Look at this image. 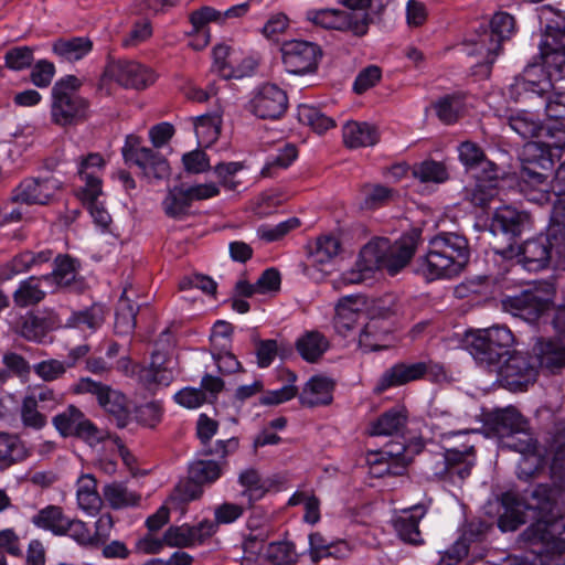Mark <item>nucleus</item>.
Returning a JSON list of instances; mask_svg holds the SVG:
<instances>
[{
    "instance_id": "6e6552de",
    "label": "nucleus",
    "mask_w": 565,
    "mask_h": 565,
    "mask_svg": "<svg viewBox=\"0 0 565 565\" xmlns=\"http://www.w3.org/2000/svg\"><path fill=\"white\" fill-rule=\"evenodd\" d=\"M447 372L444 364L430 359L417 362H398L383 372L375 391L383 393L391 387L403 386L420 380L437 383L445 380Z\"/></svg>"
},
{
    "instance_id": "ea45409f",
    "label": "nucleus",
    "mask_w": 565,
    "mask_h": 565,
    "mask_svg": "<svg viewBox=\"0 0 565 565\" xmlns=\"http://www.w3.org/2000/svg\"><path fill=\"white\" fill-rule=\"evenodd\" d=\"M92 49L93 43L86 36L61 38L52 45L54 54L68 62L82 60Z\"/></svg>"
},
{
    "instance_id": "6e6d98bb",
    "label": "nucleus",
    "mask_w": 565,
    "mask_h": 565,
    "mask_svg": "<svg viewBox=\"0 0 565 565\" xmlns=\"http://www.w3.org/2000/svg\"><path fill=\"white\" fill-rule=\"evenodd\" d=\"M545 111L547 117L554 119V121H561L565 118V77H559L553 83Z\"/></svg>"
},
{
    "instance_id": "7c9ffc66",
    "label": "nucleus",
    "mask_w": 565,
    "mask_h": 565,
    "mask_svg": "<svg viewBox=\"0 0 565 565\" xmlns=\"http://www.w3.org/2000/svg\"><path fill=\"white\" fill-rule=\"evenodd\" d=\"M425 513L423 507L414 505L411 509L404 510L394 519V530L403 542L412 545H419L424 542L419 531V522Z\"/></svg>"
},
{
    "instance_id": "a19ab883",
    "label": "nucleus",
    "mask_w": 565,
    "mask_h": 565,
    "mask_svg": "<svg viewBox=\"0 0 565 565\" xmlns=\"http://www.w3.org/2000/svg\"><path fill=\"white\" fill-rule=\"evenodd\" d=\"M329 340L319 331H307L296 341L299 355L307 362H317L329 349Z\"/></svg>"
},
{
    "instance_id": "4be33fe9",
    "label": "nucleus",
    "mask_w": 565,
    "mask_h": 565,
    "mask_svg": "<svg viewBox=\"0 0 565 565\" xmlns=\"http://www.w3.org/2000/svg\"><path fill=\"white\" fill-rule=\"evenodd\" d=\"M106 74L126 88L145 89L156 81L151 68L129 60L109 62Z\"/></svg>"
},
{
    "instance_id": "f257e3e1",
    "label": "nucleus",
    "mask_w": 565,
    "mask_h": 565,
    "mask_svg": "<svg viewBox=\"0 0 565 565\" xmlns=\"http://www.w3.org/2000/svg\"><path fill=\"white\" fill-rule=\"evenodd\" d=\"M525 510H532L536 520L522 533L532 553L540 558L541 565H563L565 563V513L556 501V489L548 484H537L523 502L512 491L503 492L499 498L498 527L502 532H513L525 523Z\"/></svg>"
},
{
    "instance_id": "f8f14e48",
    "label": "nucleus",
    "mask_w": 565,
    "mask_h": 565,
    "mask_svg": "<svg viewBox=\"0 0 565 565\" xmlns=\"http://www.w3.org/2000/svg\"><path fill=\"white\" fill-rule=\"evenodd\" d=\"M52 424L62 437H74L89 446L103 443L108 436L106 430L98 428L75 405H68L63 412L56 414L52 418Z\"/></svg>"
},
{
    "instance_id": "6ab92c4d",
    "label": "nucleus",
    "mask_w": 565,
    "mask_h": 565,
    "mask_svg": "<svg viewBox=\"0 0 565 565\" xmlns=\"http://www.w3.org/2000/svg\"><path fill=\"white\" fill-rule=\"evenodd\" d=\"M539 169L536 160L527 159L520 170L518 188L529 202L543 205L551 202L553 194L548 175Z\"/></svg>"
},
{
    "instance_id": "5701e85b",
    "label": "nucleus",
    "mask_w": 565,
    "mask_h": 565,
    "mask_svg": "<svg viewBox=\"0 0 565 565\" xmlns=\"http://www.w3.org/2000/svg\"><path fill=\"white\" fill-rule=\"evenodd\" d=\"M58 181L54 178H28L14 189L12 201L28 205L47 204L58 190Z\"/></svg>"
},
{
    "instance_id": "9d476101",
    "label": "nucleus",
    "mask_w": 565,
    "mask_h": 565,
    "mask_svg": "<svg viewBox=\"0 0 565 565\" xmlns=\"http://www.w3.org/2000/svg\"><path fill=\"white\" fill-rule=\"evenodd\" d=\"M475 465L476 450L473 446L447 449L433 458L430 462L431 477L439 481L458 484L470 476Z\"/></svg>"
},
{
    "instance_id": "f03ea898",
    "label": "nucleus",
    "mask_w": 565,
    "mask_h": 565,
    "mask_svg": "<svg viewBox=\"0 0 565 565\" xmlns=\"http://www.w3.org/2000/svg\"><path fill=\"white\" fill-rule=\"evenodd\" d=\"M466 348L478 365L497 372L501 382L512 391H523L536 379L535 366L525 354H510L514 335L508 327L494 326L468 332Z\"/></svg>"
},
{
    "instance_id": "4d7b16f0",
    "label": "nucleus",
    "mask_w": 565,
    "mask_h": 565,
    "mask_svg": "<svg viewBox=\"0 0 565 565\" xmlns=\"http://www.w3.org/2000/svg\"><path fill=\"white\" fill-rule=\"evenodd\" d=\"M266 557L275 565H292L298 561V553L292 542L277 541L268 544Z\"/></svg>"
},
{
    "instance_id": "9b49d317",
    "label": "nucleus",
    "mask_w": 565,
    "mask_h": 565,
    "mask_svg": "<svg viewBox=\"0 0 565 565\" xmlns=\"http://www.w3.org/2000/svg\"><path fill=\"white\" fill-rule=\"evenodd\" d=\"M75 394H90L96 397L98 405L116 420L119 428L127 426L129 408L127 397L119 391L90 377H81L73 386Z\"/></svg>"
},
{
    "instance_id": "c9c22d12",
    "label": "nucleus",
    "mask_w": 565,
    "mask_h": 565,
    "mask_svg": "<svg viewBox=\"0 0 565 565\" xmlns=\"http://www.w3.org/2000/svg\"><path fill=\"white\" fill-rule=\"evenodd\" d=\"M64 311L65 329L97 330L105 320L103 308L97 305L78 311L64 306Z\"/></svg>"
},
{
    "instance_id": "1a4fd4ad",
    "label": "nucleus",
    "mask_w": 565,
    "mask_h": 565,
    "mask_svg": "<svg viewBox=\"0 0 565 565\" xmlns=\"http://www.w3.org/2000/svg\"><path fill=\"white\" fill-rule=\"evenodd\" d=\"M122 159L128 166H136L148 180H166L171 174L168 160L159 151L142 146V139L128 135L121 148Z\"/></svg>"
},
{
    "instance_id": "bb28decb",
    "label": "nucleus",
    "mask_w": 565,
    "mask_h": 565,
    "mask_svg": "<svg viewBox=\"0 0 565 565\" xmlns=\"http://www.w3.org/2000/svg\"><path fill=\"white\" fill-rule=\"evenodd\" d=\"M525 418L513 407L497 409L487 415L484 426L490 434L498 437L500 444L519 427H524Z\"/></svg>"
},
{
    "instance_id": "473e14b6",
    "label": "nucleus",
    "mask_w": 565,
    "mask_h": 565,
    "mask_svg": "<svg viewBox=\"0 0 565 565\" xmlns=\"http://www.w3.org/2000/svg\"><path fill=\"white\" fill-rule=\"evenodd\" d=\"M533 351L543 369L555 372L565 366V345L558 340L540 339Z\"/></svg>"
},
{
    "instance_id": "37998d69",
    "label": "nucleus",
    "mask_w": 565,
    "mask_h": 565,
    "mask_svg": "<svg viewBox=\"0 0 565 565\" xmlns=\"http://www.w3.org/2000/svg\"><path fill=\"white\" fill-rule=\"evenodd\" d=\"M104 500L115 510L137 507L140 503L141 495L130 491L121 482H111L103 489Z\"/></svg>"
},
{
    "instance_id": "0e129e2a",
    "label": "nucleus",
    "mask_w": 565,
    "mask_h": 565,
    "mask_svg": "<svg viewBox=\"0 0 565 565\" xmlns=\"http://www.w3.org/2000/svg\"><path fill=\"white\" fill-rule=\"evenodd\" d=\"M221 116L215 113L196 117L194 122L196 137L204 142L215 141L221 132Z\"/></svg>"
},
{
    "instance_id": "cd10ccee",
    "label": "nucleus",
    "mask_w": 565,
    "mask_h": 565,
    "mask_svg": "<svg viewBox=\"0 0 565 565\" xmlns=\"http://www.w3.org/2000/svg\"><path fill=\"white\" fill-rule=\"evenodd\" d=\"M499 168H491L476 174L475 185L467 190V199L478 207H487L498 195Z\"/></svg>"
},
{
    "instance_id": "0eeeda50",
    "label": "nucleus",
    "mask_w": 565,
    "mask_h": 565,
    "mask_svg": "<svg viewBox=\"0 0 565 565\" xmlns=\"http://www.w3.org/2000/svg\"><path fill=\"white\" fill-rule=\"evenodd\" d=\"M515 32V20L507 12H497L490 20L489 30H484L475 43L472 54L483 57L472 66V75L480 79L488 78L497 57L502 52V43Z\"/></svg>"
},
{
    "instance_id": "ddd939ff",
    "label": "nucleus",
    "mask_w": 565,
    "mask_h": 565,
    "mask_svg": "<svg viewBox=\"0 0 565 565\" xmlns=\"http://www.w3.org/2000/svg\"><path fill=\"white\" fill-rule=\"evenodd\" d=\"M280 52L285 70L295 75L315 74L323 56L317 43L305 40L285 41Z\"/></svg>"
},
{
    "instance_id": "e433bc0d",
    "label": "nucleus",
    "mask_w": 565,
    "mask_h": 565,
    "mask_svg": "<svg viewBox=\"0 0 565 565\" xmlns=\"http://www.w3.org/2000/svg\"><path fill=\"white\" fill-rule=\"evenodd\" d=\"M105 160L99 153H89L78 167V177L84 185L81 189H88L94 194H102V170Z\"/></svg>"
},
{
    "instance_id": "de8ad7c7",
    "label": "nucleus",
    "mask_w": 565,
    "mask_h": 565,
    "mask_svg": "<svg viewBox=\"0 0 565 565\" xmlns=\"http://www.w3.org/2000/svg\"><path fill=\"white\" fill-rule=\"evenodd\" d=\"M191 204L189 190L181 186L171 189L162 202L164 213L172 218H182L188 215Z\"/></svg>"
},
{
    "instance_id": "052dcab7",
    "label": "nucleus",
    "mask_w": 565,
    "mask_h": 565,
    "mask_svg": "<svg viewBox=\"0 0 565 565\" xmlns=\"http://www.w3.org/2000/svg\"><path fill=\"white\" fill-rule=\"evenodd\" d=\"M44 412L41 409V406L35 404L34 398L24 397L20 407V417L23 426L34 430L44 428L47 424V417Z\"/></svg>"
},
{
    "instance_id": "338daca9",
    "label": "nucleus",
    "mask_w": 565,
    "mask_h": 565,
    "mask_svg": "<svg viewBox=\"0 0 565 565\" xmlns=\"http://www.w3.org/2000/svg\"><path fill=\"white\" fill-rule=\"evenodd\" d=\"M300 226V221L297 217H290L276 225L263 224L257 228V236L266 242L273 243L285 237L290 231Z\"/></svg>"
},
{
    "instance_id": "20e7f679",
    "label": "nucleus",
    "mask_w": 565,
    "mask_h": 565,
    "mask_svg": "<svg viewBox=\"0 0 565 565\" xmlns=\"http://www.w3.org/2000/svg\"><path fill=\"white\" fill-rule=\"evenodd\" d=\"M470 258L468 239L452 232L434 236L424 256L416 260V273L427 280L449 279L458 276Z\"/></svg>"
},
{
    "instance_id": "a18cd8bd",
    "label": "nucleus",
    "mask_w": 565,
    "mask_h": 565,
    "mask_svg": "<svg viewBox=\"0 0 565 565\" xmlns=\"http://www.w3.org/2000/svg\"><path fill=\"white\" fill-rule=\"evenodd\" d=\"M501 448H507L521 455L536 452L537 440L534 438L531 431L530 424L525 419L524 427H519L514 433L510 434L505 439H502L500 444Z\"/></svg>"
},
{
    "instance_id": "3c124183",
    "label": "nucleus",
    "mask_w": 565,
    "mask_h": 565,
    "mask_svg": "<svg viewBox=\"0 0 565 565\" xmlns=\"http://www.w3.org/2000/svg\"><path fill=\"white\" fill-rule=\"evenodd\" d=\"M465 107V98L461 94L446 95L439 98L435 105L437 117L447 125L458 120Z\"/></svg>"
},
{
    "instance_id": "412c9836",
    "label": "nucleus",
    "mask_w": 565,
    "mask_h": 565,
    "mask_svg": "<svg viewBox=\"0 0 565 565\" xmlns=\"http://www.w3.org/2000/svg\"><path fill=\"white\" fill-rule=\"evenodd\" d=\"M138 382L148 391L169 386L178 375L174 363L160 352H153L149 365H135Z\"/></svg>"
},
{
    "instance_id": "680f3d73",
    "label": "nucleus",
    "mask_w": 565,
    "mask_h": 565,
    "mask_svg": "<svg viewBox=\"0 0 565 565\" xmlns=\"http://www.w3.org/2000/svg\"><path fill=\"white\" fill-rule=\"evenodd\" d=\"M3 61L8 70L24 71L33 65L34 49L28 45L10 47L6 51Z\"/></svg>"
},
{
    "instance_id": "b1692460",
    "label": "nucleus",
    "mask_w": 565,
    "mask_h": 565,
    "mask_svg": "<svg viewBox=\"0 0 565 565\" xmlns=\"http://www.w3.org/2000/svg\"><path fill=\"white\" fill-rule=\"evenodd\" d=\"M530 224V215L512 206L497 209L491 220V231L505 235L510 241L519 237Z\"/></svg>"
},
{
    "instance_id": "2eb2a0df",
    "label": "nucleus",
    "mask_w": 565,
    "mask_h": 565,
    "mask_svg": "<svg viewBox=\"0 0 565 565\" xmlns=\"http://www.w3.org/2000/svg\"><path fill=\"white\" fill-rule=\"evenodd\" d=\"M544 141L532 142L526 146V151L532 159L537 161L542 170L548 171L555 161L559 160L565 149V127L561 121L544 126Z\"/></svg>"
},
{
    "instance_id": "a211bd4d",
    "label": "nucleus",
    "mask_w": 565,
    "mask_h": 565,
    "mask_svg": "<svg viewBox=\"0 0 565 565\" xmlns=\"http://www.w3.org/2000/svg\"><path fill=\"white\" fill-rule=\"evenodd\" d=\"M65 313L64 306L57 309L44 308L38 313H29L20 326V333L28 341L42 343L49 332L65 329Z\"/></svg>"
},
{
    "instance_id": "603ef678",
    "label": "nucleus",
    "mask_w": 565,
    "mask_h": 565,
    "mask_svg": "<svg viewBox=\"0 0 565 565\" xmlns=\"http://www.w3.org/2000/svg\"><path fill=\"white\" fill-rule=\"evenodd\" d=\"M414 178L423 183H443L448 180V170L444 162L426 159L415 163L412 169Z\"/></svg>"
},
{
    "instance_id": "39448f33",
    "label": "nucleus",
    "mask_w": 565,
    "mask_h": 565,
    "mask_svg": "<svg viewBox=\"0 0 565 565\" xmlns=\"http://www.w3.org/2000/svg\"><path fill=\"white\" fill-rule=\"evenodd\" d=\"M420 238L419 228H412L393 245L386 237H375L361 249L356 266L362 270H385L390 276H395L413 258Z\"/></svg>"
},
{
    "instance_id": "393cba45",
    "label": "nucleus",
    "mask_w": 565,
    "mask_h": 565,
    "mask_svg": "<svg viewBox=\"0 0 565 565\" xmlns=\"http://www.w3.org/2000/svg\"><path fill=\"white\" fill-rule=\"evenodd\" d=\"M335 382L323 375H315L298 392L299 402L305 407L328 406L333 402Z\"/></svg>"
},
{
    "instance_id": "c756f323",
    "label": "nucleus",
    "mask_w": 565,
    "mask_h": 565,
    "mask_svg": "<svg viewBox=\"0 0 565 565\" xmlns=\"http://www.w3.org/2000/svg\"><path fill=\"white\" fill-rule=\"evenodd\" d=\"M408 411L405 405H395L382 413L370 427L372 436H395L405 430Z\"/></svg>"
},
{
    "instance_id": "7ed1b4c3",
    "label": "nucleus",
    "mask_w": 565,
    "mask_h": 565,
    "mask_svg": "<svg viewBox=\"0 0 565 565\" xmlns=\"http://www.w3.org/2000/svg\"><path fill=\"white\" fill-rule=\"evenodd\" d=\"M539 19L544 28L539 45L540 62L529 63L510 85L515 99L548 93L555 82L552 70L561 74L565 67V15L551 6H543Z\"/></svg>"
},
{
    "instance_id": "49530a36",
    "label": "nucleus",
    "mask_w": 565,
    "mask_h": 565,
    "mask_svg": "<svg viewBox=\"0 0 565 565\" xmlns=\"http://www.w3.org/2000/svg\"><path fill=\"white\" fill-rule=\"evenodd\" d=\"M238 483L244 488L241 495L246 498L248 505L263 499L267 492L260 473L254 468L243 470L238 476Z\"/></svg>"
},
{
    "instance_id": "a878e982",
    "label": "nucleus",
    "mask_w": 565,
    "mask_h": 565,
    "mask_svg": "<svg viewBox=\"0 0 565 565\" xmlns=\"http://www.w3.org/2000/svg\"><path fill=\"white\" fill-rule=\"evenodd\" d=\"M503 303L513 315L529 321L536 320L547 307L546 300L532 290H523L519 295L508 297Z\"/></svg>"
},
{
    "instance_id": "13d9d810",
    "label": "nucleus",
    "mask_w": 565,
    "mask_h": 565,
    "mask_svg": "<svg viewBox=\"0 0 565 565\" xmlns=\"http://www.w3.org/2000/svg\"><path fill=\"white\" fill-rule=\"evenodd\" d=\"M297 375L289 373L288 383L278 390H269L264 392L259 397L258 404L262 406H277L289 402L298 396V387L295 385Z\"/></svg>"
},
{
    "instance_id": "c85d7f7f",
    "label": "nucleus",
    "mask_w": 565,
    "mask_h": 565,
    "mask_svg": "<svg viewBox=\"0 0 565 565\" xmlns=\"http://www.w3.org/2000/svg\"><path fill=\"white\" fill-rule=\"evenodd\" d=\"M361 306L360 297L348 296L339 300L333 318V326L339 334L347 337L364 317Z\"/></svg>"
},
{
    "instance_id": "423d86ee",
    "label": "nucleus",
    "mask_w": 565,
    "mask_h": 565,
    "mask_svg": "<svg viewBox=\"0 0 565 565\" xmlns=\"http://www.w3.org/2000/svg\"><path fill=\"white\" fill-rule=\"evenodd\" d=\"M82 81L75 75L61 77L51 90V121L66 127L83 122L88 117L89 100L78 94Z\"/></svg>"
},
{
    "instance_id": "2f4dec72",
    "label": "nucleus",
    "mask_w": 565,
    "mask_h": 565,
    "mask_svg": "<svg viewBox=\"0 0 565 565\" xmlns=\"http://www.w3.org/2000/svg\"><path fill=\"white\" fill-rule=\"evenodd\" d=\"M343 143L349 149L372 147L380 140L377 128L365 121H347L342 127Z\"/></svg>"
},
{
    "instance_id": "4468645a",
    "label": "nucleus",
    "mask_w": 565,
    "mask_h": 565,
    "mask_svg": "<svg viewBox=\"0 0 565 565\" xmlns=\"http://www.w3.org/2000/svg\"><path fill=\"white\" fill-rule=\"evenodd\" d=\"M308 20L313 24L328 30L351 31L362 36L369 30V14L361 12H347L339 9H321L308 12Z\"/></svg>"
},
{
    "instance_id": "09e8293b",
    "label": "nucleus",
    "mask_w": 565,
    "mask_h": 565,
    "mask_svg": "<svg viewBox=\"0 0 565 565\" xmlns=\"http://www.w3.org/2000/svg\"><path fill=\"white\" fill-rule=\"evenodd\" d=\"M298 150L295 145L286 143L282 148H279L275 154L268 157L265 166L260 170L263 178H273L280 170H285L291 166L297 159Z\"/></svg>"
},
{
    "instance_id": "f704fd0d",
    "label": "nucleus",
    "mask_w": 565,
    "mask_h": 565,
    "mask_svg": "<svg viewBox=\"0 0 565 565\" xmlns=\"http://www.w3.org/2000/svg\"><path fill=\"white\" fill-rule=\"evenodd\" d=\"M67 515L60 505L49 504L40 509L32 518L31 523L55 536H65V522Z\"/></svg>"
},
{
    "instance_id": "69168bd1",
    "label": "nucleus",
    "mask_w": 565,
    "mask_h": 565,
    "mask_svg": "<svg viewBox=\"0 0 565 565\" xmlns=\"http://www.w3.org/2000/svg\"><path fill=\"white\" fill-rule=\"evenodd\" d=\"M77 194L84 203V205L89 211V214L94 218V222L104 228L108 227L111 217L109 213L106 211V209L103 206V204L98 202V196L100 194H94L90 191H88V189H79Z\"/></svg>"
},
{
    "instance_id": "5fc2aeb1",
    "label": "nucleus",
    "mask_w": 565,
    "mask_h": 565,
    "mask_svg": "<svg viewBox=\"0 0 565 565\" xmlns=\"http://www.w3.org/2000/svg\"><path fill=\"white\" fill-rule=\"evenodd\" d=\"M299 120L310 126L318 134H323L335 126L333 118L324 115L319 108L310 105H301L298 109Z\"/></svg>"
},
{
    "instance_id": "bf43d9fd",
    "label": "nucleus",
    "mask_w": 565,
    "mask_h": 565,
    "mask_svg": "<svg viewBox=\"0 0 565 565\" xmlns=\"http://www.w3.org/2000/svg\"><path fill=\"white\" fill-rule=\"evenodd\" d=\"M509 124L511 129L524 139L541 137L545 126L542 125L534 115L525 111L511 116Z\"/></svg>"
},
{
    "instance_id": "864d4df0",
    "label": "nucleus",
    "mask_w": 565,
    "mask_h": 565,
    "mask_svg": "<svg viewBox=\"0 0 565 565\" xmlns=\"http://www.w3.org/2000/svg\"><path fill=\"white\" fill-rule=\"evenodd\" d=\"M547 232L559 242L558 248L565 253V196H555Z\"/></svg>"
},
{
    "instance_id": "e2e57ef3",
    "label": "nucleus",
    "mask_w": 565,
    "mask_h": 565,
    "mask_svg": "<svg viewBox=\"0 0 565 565\" xmlns=\"http://www.w3.org/2000/svg\"><path fill=\"white\" fill-rule=\"evenodd\" d=\"M189 473L202 486L211 484L223 475V465L214 460H198L191 463Z\"/></svg>"
},
{
    "instance_id": "4c0bfd02",
    "label": "nucleus",
    "mask_w": 565,
    "mask_h": 565,
    "mask_svg": "<svg viewBox=\"0 0 565 565\" xmlns=\"http://www.w3.org/2000/svg\"><path fill=\"white\" fill-rule=\"evenodd\" d=\"M340 241L333 235H323L317 238L315 249L308 255L309 264H301L302 274L309 276L310 266L330 263L340 252Z\"/></svg>"
},
{
    "instance_id": "774afa93",
    "label": "nucleus",
    "mask_w": 565,
    "mask_h": 565,
    "mask_svg": "<svg viewBox=\"0 0 565 565\" xmlns=\"http://www.w3.org/2000/svg\"><path fill=\"white\" fill-rule=\"evenodd\" d=\"M551 473L555 479L565 478V430L557 431L553 439Z\"/></svg>"
},
{
    "instance_id": "c03bdc74",
    "label": "nucleus",
    "mask_w": 565,
    "mask_h": 565,
    "mask_svg": "<svg viewBox=\"0 0 565 565\" xmlns=\"http://www.w3.org/2000/svg\"><path fill=\"white\" fill-rule=\"evenodd\" d=\"M459 160L468 170L484 172L498 166L486 158L482 148L472 141H463L458 147Z\"/></svg>"
},
{
    "instance_id": "72a5a7b5",
    "label": "nucleus",
    "mask_w": 565,
    "mask_h": 565,
    "mask_svg": "<svg viewBox=\"0 0 565 565\" xmlns=\"http://www.w3.org/2000/svg\"><path fill=\"white\" fill-rule=\"evenodd\" d=\"M43 278L41 276H30L22 279L12 294V299L18 308H28L42 302L47 292L42 288Z\"/></svg>"
},
{
    "instance_id": "79ce46f5",
    "label": "nucleus",
    "mask_w": 565,
    "mask_h": 565,
    "mask_svg": "<svg viewBox=\"0 0 565 565\" xmlns=\"http://www.w3.org/2000/svg\"><path fill=\"white\" fill-rule=\"evenodd\" d=\"M29 457V452L15 435L0 433V469H6Z\"/></svg>"
},
{
    "instance_id": "dca6fc26",
    "label": "nucleus",
    "mask_w": 565,
    "mask_h": 565,
    "mask_svg": "<svg viewBox=\"0 0 565 565\" xmlns=\"http://www.w3.org/2000/svg\"><path fill=\"white\" fill-rule=\"evenodd\" d=\"M558 243L550 232L541 234L535 238L526 239L521 246L520 260L529 271H539L546 268L552 259L553 253L565 264V253L558 248Z\"/></svg>"
},
{
    "instance_id": "58836bf2",
    "label": "nucleus",
    "mask_w": 565,
    "mask_h": 565,
    "mask_svg": "<svg viewBox=\"0 0 565 565\" xmlns=\"http://www.w3.org/2000/svg\"><path fill=\"white\" fill-rule=\"evenodd\" d=\"M374 459V465H385V468L376 472L379 476H402L406 471L408 458L406 457V447L404 444H394L390 448L382 450Z\"/></svg>"
},
{
    "instance_id": "8fccbe9b",
    "label": "nucleus",
    "mask_w": 565,
    "mask_h": 565,
    "mask_svg": "<svg viewBox=\"0 0 565 565\" xmlns=\"http://www.w3.org/2000/svg\"><path fill=\"white\" fill-rule=\"evenodd\" d=\"M203 493V486L192 476L186 479L180 480L175 486L173 492L169 497L168 503L173 508H183L191 501L199 499Z\"/></svg>"
},
{
    "instance_id": "aec40b11",
    "label": "nucleus",
    "mask_w": 565,
    "mask_h": 565,
    "mask_svg": "<svg viewBox=\"0 0 565 565\" xmlns=\"http://www.w3.org/2000/svg\"><path fill=\"white\" fill-rule=\"evenodd\" d=\"M288 107L286 92L276 84L262 85L249 100V110L260 119L280 118Z\"/></svg>"
},
{
    "instance_id": "f3484780",
    "label": "nucleus",
    "mask_w": 565,
    "mask_h": 565,
    "mask_svg": "<svg viewBox=\"0 0 565 565\" xmlns=\"http://www.w3.org/2000/svg\"><path fill=\"white\" fill-rule=\"evenodd\" d=\"M52 271L42 275L43 281L52 287L51 294L60 290L81 289L84 279L81 276L79 259L70 254H54Z\"/></svg>"
}]
</instances>
